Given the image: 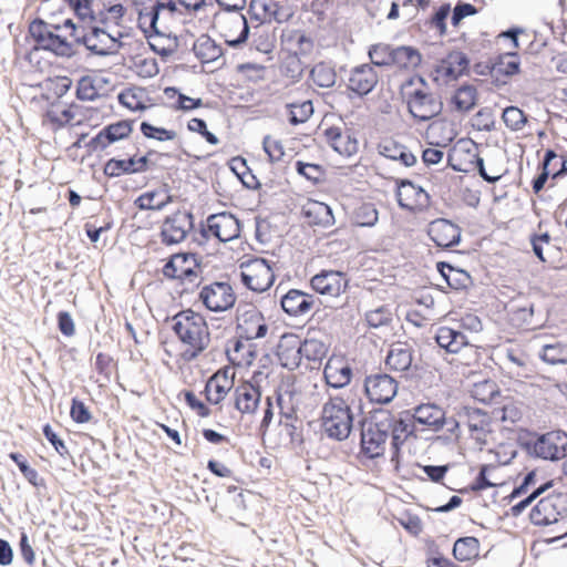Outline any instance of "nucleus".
Instances as JSON below:
<instances>
[{
    "label": "nucleus",
    "mask_w": 567,
    "mask_h": 567,
    "mask_svg": "<svg viewBox=\"0 0 567 567\" xmlns=\"http://www.w3.org/2000/svg\"><path fill=\"white\" fill-rule=\"evenodd\" d=\"M295 167L299 175L313 184H319L326 178V169L319 164L297 161Z\"/></svg>",
    "instance_id": "obj_64"
},
{
    "label": "nucleus",
    "mask_w": 567,
    "mask_h": 567,
    "mask_svg": "<svg viewBox=\"0 0 567 567\" xmlns=\"http://www.w3.org/2000/svg\"><path fill=\"white\" fill-rule=\"evenodd\" d=\"M172 321V329L181 346L175 352L166 349V353L177 365L188 364L199 358L210 344L208 323L202 313L193 309L179 311Z\"/></svg>",
    "instance_id": "obj_1"
},
{
    "label": "nucleus",
    "mask_w": 567,
    "mask_h": 567,
    "mask_svg": "<svg viewBox=\"0 0 567 567\" xmlns=\"http://www.w3.org/2000/svg\"><path fill=\"white\" fill-rule=\"evenodd\" d=\"M289 122L292 125L306 123L313 114V104L310 100L287 104Z\"/></svg>",
    "instance_id": "obj_56"
},
{
    "label": "nucleus",
    "mask_w": 567,
    "mask_h": 567,
    "mask_svg": "<svg viewBox=\"0 0 567 567\" xmlns=\"http://www.w3.org/2000/svg\"><path fill=\"white\" fill-rule=\"evenodd\" d=\"M497 472V466L495 465H483L480 470L478 475L471 484V489L474 492L483 491L487 487L497 486L502 484L498 482L494 474Z\"/></svg>",
    "instance_id": "obj_62"
},
{
    "label": "nucleus",
    "mask_w": 567,
    "mask_h": 567,
    "mask_svg": "<svg viewBox=\"0 0 567 567\" xmlns=\"http://www.w3.org/2000/svg\"><path fill=\"white\" fill-rule=\"evenodd\" d=\"M284 52L297 58H305L313 49L312 40L301 31L291 32L286 39Z\"/></svg>",
    "instance_id": "obj_48"
},
{
    "label": "nucleus",
    "mask_w": 567,
    "mask_h": 567,
    "mask_svg": "<svg viewBox=\"0 0 567 567\" xmlns=\"http://www.w3.org/2000/svg\"><path fill=\"white\" fill-rule=\"evenodd\" d=\"M250 18L260 24L281 22L284 14L276 0H251L249 4Z\"/></svg>",
    "instance_id": "obj_38"
},
{
    "label": "nucleus",
    "mask_w": 567,
    "mask_h": 567,
    "mask_svg": "<svg viewBox=\"0 0 567 567\" xmlns=\"http://www.w3.org/2000/svg\"><path fill=\"white\" fill-rule=\"evenodd\" d=\"M132 70L143 79L154 78L159 72L156 59L142 54H136L133 58Z\"/></svg>",
    "instance_id": "obj_60"
},
{
    "label": "nucleus",
    "mask_w": 567,
    "mask_h": 567,
    "mask_svg": "<svg viewBox=\"0 0 567 567\" xmlns=\"http://www.w3.org/2000/svg\"><path fill=\"white\" fill-rule=\"evenodd\" d=\"M240 223L237 217L228 212L213 214L207 217L203 227L205 237H214L221 243L234 240L240 235Z\"/></svg>",
    "instance_id": "obj_14"
},
{
    "label": "nucleus",
    "mask_w": 567,
    "mask_h": 567,
    "mask_svg": "<svg viewBox=\"0 0 567 567\" xmlns=\"http://www.w3.org/2000/svg\"><path fill=\"white\" fill-rule=\"evenodd\" d=\"M392 421V425L390 427V433L392 436V455L391 461L394 463L395 468L399 467V454H400V445L404 442V440L410 434L408 430V425L403 423L401 420H394L390 415H386Z\"/></svg>",
    "instance_id": "obj_52"
},
{
    "label": "nucleus",
    "mask_w": 567,
    "mask_h": 567,
    "mask_svg": "<svg viewBox=\"0 0 567 567\" xmlns=\"http://www.w3.org/2000/svg\"><path fill=\"white\" fill-rule=\"evenodd\" d=\"M391 66L400 70L414 69L421 63V54L411 47H398L394 48Z\"/></svg>",
    "instance_id": "obj_51"
},
{
    "label": "nucleus",
    "mask_w": 567,
    "mask_h": 567,
    "mask_svg": "<svg viewBox=\"0 0 567 567\" xmlns=\"http://www.w3.org/2000/svg\"><path fill=\"white\" fill-rule=\"evenodd\" d=\"M399 205L410 212H421L430 205L429 194L411 182H402L396 190Z\"/></svg>",
    "instance_id": "obj_28"
},
{
    "label": "nucleus",
    "mask_w": 567,
    "mask_h": 567,
    "mask_svg": "<svg viewBox=\"0 0 567 567\" xmlns=\"http://www.w3.org/2000/svg\"><path fill=\"white\" fill-rule=\"evenodd\" d=\"M398 381L389 374L375 373L364 380V392L372 403L386 404L398 392Z\"/></svg>",
    "instance_id": "obj_18"
},
{
    "label": "nucleus",
    "mask_w": 567,
    "mask_h": 567,
    "mask_svg": "<svg viewBox=\"0 0 567 567\" xmlns=\"http://www.w3.org/2000/svg\"><path fill=\"white\" fill-rule=\"evenodd\" d=\"M164 96L167 100V106L174 111L188 112L203 106L202 99L187 96L174 86L164 89Z\"/></svg>",
    "instance_id": "obj_45"
},
{
    "label": "nucleus",
    "mask_w": 567,
    "mask_h": 567,
    "mask_svg": "<svg viewBox=\"0 0 567 567\" xmlns=\"http://www.w3.org/2000/svg\"><path fill=\"white\" fill-rule=\"evenodd\" d=\"M492 71L495 74L514 75L519 72V58L514 52L501 54L493 63Z\"/></svg>",
    "instance_id": "obj_58"
},
{
    "label": "nucleus",
    "mask_w": 567,
    "mask_h": 567,
    "mask_svg": "<svg viewBox=\"0 0 567 567\" xmlns=\"http://www.w3.org/2000/svg\"><path fill=\"white\" fill-rule=\"evenodd\" d=\"M127 158L112 157L103 166V174L109 178L123 175L144 173L148 169L150 159L147 156H137L136 153H126Z\"/></svg>",
    "instance_id": "obj_20"
},
{
    "label": "nucleus",
    "mask_w": 567,
    "mask_h": 567,
    "mask_svg": "<svg viewBox=\"0 0 567 567\" xmlns=\"http://www.w3.org/2000/svg\"><path fill=\"white\" fill-rule=\"evenodd\" d=\"M392 421L384 417L381 421H371L361 433V452L369 458L383 455L390 435Z\"/></svg>",
    "instance_id": "obj_12"
},
{
    "label": "nucleus",
    "mask_w": 567,
    "mask_h": 567,
    "mask_svg": "<svg viewBox=\"0 0 567 567\" xmlns=\"http://www.w3.org/2000/svg\"><path fill=\"white\" fill-rule=\"evenodd\" d=\"M378 219L379 213L372 203H362L351 214L352 224L360 227H372Z\"/></svg>",
    "instance_id": "obj_54"
},
{
    "label": "nucleus",
    "mask_w": 567,
    "mask_h": 567,
    "mask_svg": "<svg viewBox=\"0 0 567 567\" xmlns=\"http://www.w3.org/2000/svg\"><path fill=\"white\" fill-rule=\"evenodd\" d=\"M402 94L410 114L417 121H429L442 112L441 99L420 75L411 76L403 84Z\"/></svg>",
    "instance_id": "obj_2"
},
{
    "label": "nucleus",
    "mask_w": 567,
    "mask_h": 567,
    "mask_svg": "<svg viewBox=\"0 0 567 567\" xmlns=\"http://www.w3.org/2000/svg\"><path fill=\"white\" fill-rule=\"evenodd\" d=\"M538 476L539 475L537 470L528 472L524 476L522 483L511 493L509 498L511 501H514L515 498L520 497L532 491L528 496L511 507V513L514 516L522 514L534 499L542 496L546 491L553 487L554 481L550 480L545 483H539Z\"/></svg>",
    "instance_id": "obj_13"
},
{
    "label": "nucleus",
    "mask_w": 567,
    "mask_h": 567,
    "mask_svg": "<svg viewBox=\"0 0 567 567\" xmlns=\"http://www.w3.org/2000/svg\"><path fill=\"white\" fill-rule=\"evenodd\" d=\"M449 161L452 167L458 172H467L470 165H475L478 168L480 175L488 183H495L501 178V174L488 175L484 167L483 159L478 157L477 153L471 150H465L462 144L453 147L449 155Z\"/></svg>",
    "instance_id": "obj_23"
},
{
    "label": "nucleus",
    "mask_w": 567,
    "mask_h": 567,
    "mask_svg": "<svg viewBox=\"0 0 567 567\" xmlns=\"http://www.w3.org/2000/svg\"><path fill=\"white\" fill-rule=\"evenodd\" d=\"M213 28L231 47L245 42L249 33L247 20L240 11H221L216 13Z\"/></svg>",
    "instance_id": "obj_9"
},
{
    "label": "nucleus",
    "mask_w": 567,
    "mask_h": 567,
    "mask_svg": "<svg viewBox=\"0 0 567 567\" xmlns=\"http://www.w3.org/2000/svg\"><path fill=\"white\" fill-rule=\"evenodd\" d=\"M466 425L470 434L477 442L487 444L488 436L492 434L491 417L486 412L478 409L466 411Z\"/></svg>",
    "instance_id": "obj_37"
},
{
    "label": "nucleus",
    "mask_w": 567,
    "mask_h": 567,
    "mask_svg": "<svg viewBox=\"0 0 567 567\" xmlns=\"http://www.w3.org/2000/svg\"><path fill=\"white\" fill-rule=\"evenodd\" d=\"M83 43L87 50L99 55L113 53L117 48V41L106 31L97 28L84 35Z\"/></svg>",
    "instance_id": "obj_40"
},
{
    "label": "nucleus",
    "mask_w": 567,
    "mask_h": 567,
    "mask_svg": "<svg viewBox=\"0 0 567 567\" xmlns=\"http://www.w3.org/2000/svg\"><path fill=\"white\" fill-rule=\"evenodd\" d=\"M202 264L196 254L177 252L166 259L162 274L166 279L181 285L195 284L202 275Z\"/></svg>",
    "instance_id": "obj_7"
},
{
    "label": "nucleus",
    "mask_w": 567,
    "mask_h": 567,
    "mask_svg": "<svg viewBox=\"0 0 567 567\" xmlns=\"http://www.w3.org/2000/svg\"><path fill=\"white\" fill-rule=\"evenodd\" d=\"M193 228V216L186 209H177L165 217L161 226V240L171 246L182 243Z\"/></svg>",
    "instance_id": "obj_15"
},
{
    "label": "nucleus",
    "mask_w": 567,
    "mask_h": 567,
    "mask_svg": "<svg viewBox=\"0 0 567 567\" xmlns=\"http://www.w3.org/2000/svg\"><path fill=\"white\" fill-rule=\"evenodd\" d=\"M133 132L130 120H121L102 128L90 142L94 148L105 150L115 142L128 138Z\"/></svg>",
    "instance_id": "obj_30"
},
{
    "label": "nucleus",
    "mask_w": 567,
    "mask_h": 567,
    "mask_svg": "<svg viewBox=\"0 0 567 567\" xmlns=\"http://www.w3.org/2000/svg\"><path fill=\"white\" fill-rule=\"evenodd\" d=\"M195 55L203 62L209 63L221 56V49L208 35H200L193 44Z\"/></svg>",
    "instance_id": "obj_49"
},
{
    "label": "nucleus",
    "mask_w": 567,
    "mask_h": 567,
    "mask_svg": "<svg viewBox=\"0 0 567 567\" xmlns=\"http://www.w3.org/2000/svg\"><path fill=\"white\" fill-rule=\"evenodd\" d=\"M472 395L475 400L487 404L493 402L494 399L499 395V390L494 381L485 380L474 384Z\"/></svg>",
    "instance_id": "obj_63"
},
{
    "label": "nucleus",
    "mask_w": 567,
    "mask_h": 567,
    "mask_svg": "<svg viewBox=\"0 0 567 567\" xmlns=\"http://www.w3.org/2000/svg\"><path fill=\"white\" fill-rule=\"evenodd\" d=\"M268 332V324L262 313L256 308H250L237 318L238 337L245 340L264 338Z\"/></svg>",
    "instance_id": "obj_25"
},
{
    "label": "nucleus",
    "mask_w": 567,
    "mask_h": 567,
    "mask_svg": "<svg viewBox=\"0 0 567 567\" xmlns=\"http://www.w3.org/2000/svg\"><path fill=\"white\" fill-rule=\"evenodd\" d=\"M322 426L330 437L347 439L352 427L350 406L341 396L330 398L322 409Z\"/></svg>",
    "instance_id": "obj_5"
},
{
    "label": "nucleus",
    "mask_w": 567,
    "mask_h": 567,
    "mask_svg": "<svg viewBox=\"0 0 567 567\" xmlns=\"http://www.w3.org/2000/svg\"><path fill=\"white\" fill-rule=\"evenodd\" d=\"M82 107L75 103L63 104L60 101L50 102L41 114L43 126L56 132L65 126H80L84 120Z\"/></svg>",
    "instance_id": "obj_10"
},
{
    "label": "nucleus",
    "mask_w": 567,
    "mask_h": 567,
    "mask_svg": "<svg viewBox=\"0 0 567 567\" xmlns=\"http://www.w3.org/2000/svg\"><path fill=\"white\" fill-rule=\"evenodd\" d=\"M412 364V352L405 344L398 343L391 347L385 365L392 370L402 372L408 370Z\"/></svg>",
    "instance_id": "obj_47"
},
{
    "label": "nucleus",
    "mask_w": 567,
    "mask_h": 567,
    "mask_svg": "<svg viewBox=\"0 0 567 567\" xmlns=\"http://www.w3.org/2000/svg\"><path fill=\"white\" fill-rule=\"evenodd\" d=\"M529 240L536 257L544 262L547 261L545 250L551 247V236L547 230L543 229L542 223L538 224L537 230L530 235Z\"/></svg>",
    "instance_id": "obj_57"
},
{
    "label": "nucleus",
    "mask_w": 567,
    "mask_h": 567,
    "mask_svg": "<svg viewBox=\"0 0 567 567\" xmlns=\"http://www.w3.org/2000/svg\"><path fill=\"white\" fill-rule=\"evenodd\" d=\"M315 297L298 289H290L281 298L282 310L289 316L299 317L308 313L315 307Z\"/></svg>",
    "instance_id": "obj_35"
},
{
    "label": "nucleus",
    "mask_w": 567,
    "mask_h": 567,
    "mask_svg": "<svg viewBox=\"0 0 567 567\" xmlns=\"http://www.w3.org/2000/svg\"><path fill=\"white\" fill-rule=\"evenodd\" d=\"M198 300L210 312L231 309L237 300L233 286L227 281H214L200 288Z\"/></svg>",
    "instance_id": "obj_11"
},
{
    "label": "nucleus",
    "mask_w": 567,
    "mask_h": 567,
    "mask_svg": "<svg viewBox=\"0 0 567 567\" xmlns=\"http://www.w3.org/2000/svg\"><path fill=\"white\" fill-rule=\"evenodd\" d=\"M173 197L167 187L147 190L141 194L134 202L142 210H159L172 203Z\"/></svg>",
    "instance_id": "obj_41"
},
{
    "label": "nucleus",
    "mask_w": 567,
    "mask_h": 567,
    "mask_svg": "<svg viewBox=\"0 0 567 567\" xmlns=\"http://www.w3.org/2000/svg\"><path fill=\"white\" fill-rule=\"evenodd\" d=\"M73 81L68 75L47 78L41 83V96L48 102L60 101L72 87Z\"/></svg>",
    "instance_id": "obj_42"
},
{
    "label": "nucleus",
    "mask_w": 567,
    "mask_h": 567,
    "mask_svg": "<svg viewBox=\"0 0 567 567\" xmlns=\"http://www.w3.org/2000/svg\"><path fill=\"white\" fill-rule=\"evenodd\" d=\"M171 22L161 24L157 30L146 37L151 49L162 56H168L178 48V39L171 30Z\"/></svg>",
    "instance_id": "obj_34"
},
{
    "label": "nucleus",
    "mask_w": 567,
    "mask_h": 567,
    "mask_svg": "<svg viewBox=\"0 0 567 567\" xmlns=\"http://www.w3.org/2000/svg\"><path fill=\"white\" fill-rule=\"evenodd\" d=\"M323 377L327 384L332 388L348 385L352 379V369L348 359L342 354L333 353L324 365Z\"/></svg>",
    "instance_id": "obj_27"
},
{
    "label": "nucleus",
    "mask_w": 567,
    "mask_h": 567,
    "mask_svg": "<svg viewBox=\"0 0 567 567\" xmlns=\"http://www.w3.org/2000/svg\"><path fill=\"white\" fill-rule=\"evenodd\" d=\"M456 136L457 130L455 124L445 118L432 122L426 130V137L430 144L437 147L449 146Z\"/></svg>",
    "instance_id": "obj_39"
},
{
    "label": "nucleus",
    "mask_w": 567,
    "mask_h": 567,
    "mask_svg": "<svg viewBox=\"0 0 567 567\" xmlns=\"http://www.w3.org/2000/svg\"><path fill=\"white\" fill-rule=\"evenodd\" d=\"M226 354L233 368H248L256 360L257 350L251 341L238 337L229 341Z\"/></svg>",
    "instance_id": "obj_33"
},
{
    "label": "nucleus",
    "mask_w": 567,
    "mask_h": 567,
    "mask_svg": "<svg viewBox=\"0 0 567 567\" xmlns=\"http://www.w3.org/2000/svg\"><path fill=\"white\" fill-rule=\"evenodd\" d=\"M310 287L318 295L338 298L347 291L349 278L343 271L323 269L311 277Z\"/></svg>",
    "instance_id": "obj_16"
},
{
    "label": "nucleus",
    "mask_w": 567,
    "mask_h": 567,
    "mask_svg": "<svg viewBox=\"0 0 567 567\" xmlns=\"http://www.w3.org/2000/svg\"><path fill=\"white\" fill-rule=\"evenodd\" d=\"M103 9H97V13L104 22L120 24L125 16L126 9L120 0L102 1Z\"/></svg>",
    "instance_id": "obj_59"
},
{
    "label": "nucleus",
    "mask_w": 567,
    "mask_h": 567,
    "mask_svg": "<svg viewBox=\"0 0 567 567\" xmlns=\"http://www.w3.org/2000/svg\"><path fill=\"white\" fill-rule=\"evenodd\" d=\"M137 25L146 38L174 18L176 4L172 0H141L136 2Z\"/></svg>",
    "instance_id": "obj_4"
},
{
    "label": "nucleus",
    "mask_w": 567,
    "mask_h": 567,
    "mask_svg": "<svg viewBox=\"0 0 567 567\" xmlns=\"http://www.w3.org/2000/svg\"><path fill=\"white\" fill-rule=\"evenodd\" d=\"M310 80L318 87H331L337 80V73L328 63H317L310 71Z\"/></svg>",
    "instance_id": "obj_55"
},
{
    "label": "nucleus",
    "mask_w": 567,
    "mask_h": 567,
    "mask_svg": "<svg viewBox=\"0 0 567 567\" xmlns=\"http://www.w3.org/2000/svg\"><path fill=\"white\" fill-rule=\"evenodd\" d=\"M235 371L226 365L217 370L205 385V396L210 404H219L234 388Z\"/></svg>",
    "instance_id": "obj_22"
},
{
    "label": "nucleus",
    "mask_w": 567,
    "mask_h": 567,
    "mask_svg": "<svg viewBox=\"0 0 567 567\" xmlns=\"http://www.w3.org/2000/svg\"><path fill=\"white\" fill-rule=\"evenodd\" d=\"M435 340L441 348L451 353H458L465 349L474 357V362H477V349L468 343L466 336L461 331L445 326L440 327L436 331Z\"/></svg>",
    "instance_id": "obj_29"
},
{
    "label": "nucleus",
    "mask_w": 567,
    "mask_h": 567,
    "mask_svg": "<svg viewBox=\"0 0 567 567\" xmlns=\"http://www.w3.org/2000/svg\"><path fill=\"white\" fill-rule=\"evenodd\" d=\"M470 68V60L462 51H451L441 59L434 68V81L449 84L465 74Z\"/></svg>",
    "instance_id": "obj_17"
},
{
    "label": "nucleus",
    "mask_w": 567,
    "mask_h": 567,
    "mask_svg": "<svg viewBox=\"0 0 567 567\" xmlns=\"http://www.w3.org/2000/svg\"><path fill=\"white\" fill-rule=\"evenodd\" d=\"M326 143L334 152L344 157H351L359 152V140L349 128L329 126L322 132Z\"/></svg>",
    "instance_id": "obj_21"
},
{
    "label": "nucleus",
    "mask_w": 567,
    "mask_h": 567,
    "mask_svg": "<svg viewBox=\"0 0 567 567\" xmlns=\"http://www.w3.org/2000/svg\"><path fill=\"white\" fill-rule=\"evenodd\" d=\"M302 215L310 225L329 226L333 223L330 207L319 200L308 199L302 206Z\"/></svg>",
    "instance_id": "obj_43"
},
{
    "label": "nucleus",
    "mask_w": 567,
    "mask_h": 567,
    "mask_svg": "<svg viewBox=\"0 0 567 567\" xmlns=\"http://www.w3.org/2000/svg\"><path fill=\"white\" fill-rule=\"evenodd\" d=\"M480 540L473 536H465L455 540L452 554L457 561L470 563L480 558Z\"/></svg>",
    "instance_id": "obj_44"
},
{
    "label": "nucleus",
    "mask_w": 567,
    "mask_h": 567,
    "mask_svg": "<svg viewBox=\"0 0 567 567\" xmlns=\"http://www.w3.org/2000/svg\"><path fill=\"white\" fill-rule=\"evenodd\" d=\"M532 451L536 456L544 460L564 458L567 451V434L561 431L547 432L534 441Z\"/></svg>",
    "instance_id": "obj_19"
},
{
    "label": "nucleus",
    "mask_w": 567,
    "mask_h": 567,
    "mask_svg": "<svg viewBox=\"0 0 567 567\" xmlns=\"http://www.w3.org/2000/svg\"><path fill=\"white\" fill-rule=\"evenodd\" d=\"M117 100L123 107L132 112H144L157 105L146 87L136 85L122 90L118 93Z\"/></svg>",
    "instance_id": "obj_31"
},
{
    "label": "nucleus",
    "mask_w": 567,
    "mask_h": 567,
    "mask_svg": "<svg viewBox=\"0 0 567 567\" xmlns=\"http://www.w3.org/2000/svg\"><path fill=\"white\" fill-rule=\"evenodd\" d=\"M364 322L369 328L378 329L392 322L393 313L388 305H379L364 311Z\"/></svg>",
    "instance_id": "obj_53"
},
{
    "label": "nucleus",
    "mask_w": 567,
    "mask_h": 567,
    "mask_svg": "<svg viewBox=\"0 0 567 567\" xmlns=\"http://www.w3.org/2000/svg\"><path fill=\"white\" fill-rule=\"evenodd\" d=\"M379 81L374 68L369 64L357 66L349 78V89L359 95H365L371 92Z\"/></svg>",
    "instance_id": "obj_36"
},
{
    "label": "nucleus",
    "mask_w": 567,
    "mask_h": 567,
    "mask_svg": "<svg viewBox=\"0 0 567 567\" xmlns=\"http://www.w3.org/2000/svg\"><path fill=\"white\" fill-rule=\"evenodd\" d=\"M60 24H49L41 19L33 20L29 25V33L34 41L31 55L39 50L53 53L59 58L70 59L75 54L74 45L65 37L61 35Z\"/></svg>",
    "instance_id": "obj_3"
},
{
    "label": "nucleus",
    "mask_w": 567,
    "mask_h": 567,
    "mask_svg": "<svg viewBox=\"0 0 567 567\" xmlns=\"http://www.w3.org/2000/svg\"><path fill=\"white\" fill-rule=\"evenodd\" d=\"M567 515V493L551 491L540 497L529 512V520L535 526L557 524Z\"/></svg>",
    "instance_id": "obj_6"
},
{
    "label": "nucleus",
    "mask_w": 567,
    "mask_h": 567,
    "mask_svg": "<svg viewBox=\"0 0 567 567\" xmlns=\"http://www.w3.org/2000/svg\"><path fill=\"white\" fill-rule=\"evenodd\" d=\"M234 408L241 415H252L261 402L260 388L250 381L239 382L233 391Z\"/></svg>",
    "instance_id": "obj_24"
},
{
    "label": "nucleus",
    "mask_w": 567,
    "mask_h": 567,
    "mask_svg": "<svg viewBox=\"0 0 567 567\" xmlns=\"http://www.w3.org/2000/svg\"><path fill=\"white\" fill-rule=\"evenodd\" d=\"M413 417L419 424L439 430L444 424V411L435 404H422L414 411Z\"/></svg>",
    "instance_id": "obj_46"
},
{
    "label": "nucleus",
    "mask_w": 567,
    "mask_h": 567,
    "mask_svg": "<svg viewBox=\"0 0 567 567\" xmlns=\"http://www.w3.org/2000/svg\"><path fill=\"white\" fill-rule=\"evenodd\" d=\"M427 235L437 247L446 249L460 243L461 228L449 219L437 218L430 223Z\"/></svg>",
    "instance_id": "obj_26"
},
{
    "label": "nucleus",
    "mask_w": 567,
    "mask_h": 567,
    "mask_svg": "<svg viewBox=\"0 0 567 567\" xmlns=\"http://www.w3.org/2000/svg\"><path fill=\"white\" fill-rule=\"evenodd\" d=\"M239 269L243 285L254 292L267 291L276 279L272 265L264 258L243 261Z\"/></svg>",
    "instance_id": "obj_8"
},
{
    "label": "nucleus",
    "mask_w": 567,
    "mask_h": 567,
    "mask_svg": "<svg viewBox=\"0 0 567 567\" xmlns=\"http://www.w3.org/2000/svg\"><path fill=\"white\" fill-rule=\"evenodd\" d=\"M477 101L476 89L472 85L458 87L451 97V105L458 112L471 111Z\"/></svg>",
    "instance_id": "obj_50"
},
{
    "label": "nucleus",
    "mask_w": 567,
    "mask_h": 567,
    "mask_svg": "<svg viewBox=\"0 0 567 567\" xmlns=\"http://www.w3.org/2000/svg\"><path fill=\"white\" fill-rule=\"evenodd\" d=\"M303 71L305 62L301 58H297V55H290L284 52L280 62V72L282 75L295 81L302 76Z\"/></svg>",
    "instance_id": "obj_61"
},
{
    "label": "nucleus",
    "mask_w": 567,
    "mask_h": 567,
    "mask_svg": "<svg viewBox=\"0 0 567 567\" xmlns=\"http://www.w3.org/2000/svg\"><path fill=\"white\" fill-rule=\"evenodd\" d=\"M280 364L289 370L297 369L302 359V341L296 334H285L277 346Z\"/></svg>",
    "instance_id": "obj_32"
}]
</instances>
